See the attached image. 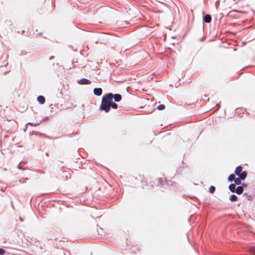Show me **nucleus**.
I'll use <instances>...</instances> for the list:
<instances>
[{
	"label": "nucleus",
	"mask_w": 255,
	"mask_h": 255,
	"mask_svg": "<svg viewBox=\"0 0 255 255\" xmlns=\"http://www.w3.org/2000/svg\"><path fill=\"white\" fill-rule=\"evenodd\" d=\"M113 95L112 93H108L103 96L102 101L110 104L113 101Z\"/></svg>",
	"instance_id": "nucleus-1"
},
{
	"label": "nucleus",
	"mask_w": 255,
	"mask_h": 255,
	"mask_svg": "<svg viewBox=\"0 0 255 255\" xmlns=\"http://www.w3.org/2000/svg\"><path fill=\"white\" fill-rule=\"evenodd\" d=\"M100 109L105 111L106 113H108L110 110V105L108 103H106L102 101Z\"/></svg>",
	"instance_id": "nucleus-2"
},
{
	"label": "nucleus",
	"mask_w": 255,
	"mask_h": 255,
	"mask_svg": "<svg viewBox=\"0 0 255 255\" xmlns=\"http://www.w3.org/2000/svg\"><path fill=\"white\" fill-rule=\"evenodd\" d=\"M94 93L97 96H101L102 94V90L100 88H96L94 89Z\"/></svg>",
	"instance_id": "nucleus-3"
},
{
	"label": "nucleus",
	"mask_w": 255,
	"mask_h": 255,
	"mask_svg": "<svg viewBox=\"0 0 255 255\" xmlns=\"http://www.w3.org/2000/svg\"><path fill=\"white\" fill-rule=\"evenodd\" d=\"M79 84L81 85L89 84L91 83V81L87 79H82L79 80Z\"/></svg>",
	"instance_id": "nucleus-4"
},
{
	"label": "nucleus",
	"mask_w": 255,
	"mask_h": 255,
	"mask_svg": "<svg viewBox=\"0 0 255 255\" xmlns=\"http://www.w3.org/2000/svg\"><path fill=\"white\" fill-rule=\"evenodd\" d=\"M203 20L206 23H209L211 21V16L209 14L205 15L203 17Z\"/></svg>",
	"instance_id": "nucleus-5"
},
{
	"label": "nucleus",
	"mask_w": 255,
	"mask_h": 255,
	"mask_svg": "<svg viewBox=\"0 0 255 255\" xmlns=\"http://www.w3.org/2000/svg\"><path fill=\"white\" fill-rule=\"evenodd\" d=\"M113 98L114 99L115 101L118 102H120L122 99V96L121 95L117 94L114 96L113 95Z\"/></svg>",
	"instance_id": "nucleus-6"
},
{
	"label": "nucleus",
	"mask_w": 255,
	"mask_h": 255,
	"mask_svg": "<svg viewBox=\"0 0 255 255\" xmlns=\"http://www.w3.org/2000/svg\"><path fill=\"white\" fill-rule=\"evenodd\" d=\"M244 189L242 186H238L235 190V192L238 194H241L243 192Z\"/></svg>",
	"instance_id": "nucleus-7"
},
{
	"label": "nucleus",
	"mask_w": 255,
	"mask_h": 255,
	"mask_svg": "<svg viewBox=\"0 0 255 255\" xmlns=\"http://www.w3.org/2000/svg\"><path fill=\"white\" fill-rule=\"evenodd\" d=\"M37 101L40 104H43L45 103V98L42 96H39L37 97Z\"/></svg>",
	"instance_id": "nucleus-8"
},
{
	"label": "nucleus",
	"mask_w": 255,
	"mask_h": 255,
	"mask_svg": "<svg viewBox=\"0 0 255 255\" xmlns=\"http://www.w3.org/2000/svg\"><path fill=\"white\" fill-rule=\"evenodd\" d=\"M247 172L246 171H243L242 172H241L239 175L238 176L241 179H242V180H244L245 179V178H246L247 177Z\"/></svg>",
	"instance_id": "nucleus-9"
},
{
	"label": "nucleus",
	"mask_w": 255,
	"mask_h": 255,
	"mask_svg": "<svg viewBox=\"0 0 255 255\" xmlns=\"http://www.w3.org/2000/svg\"><path fill=\"white\" fill-rule=\"evenodd\" d=\"M242 167L241 166H239L236 168L235 173L238 176L242 172Z\"/></svg>",
	"instance_id": "nucleus-10"
},
{
	"label": "nucleus",
	"mask_w": 255,
	"mask_h": 255,
	"mask_svg": "<svg viewBox=\"0 0 255 255\" xmlns=\"http://www.w3.org/2000/svg\"><path fill=\"white\" fill-rule=\"evenodd\" d=\"M229 188L232 192H235L236 190V185L235 184H231Z\"/></svg>",
	"instance_id": "nucleus-11"
},
{
	"label": "nucleus",
	"mask_w": 255,
	"mask_h": 255,
	"mask_svg": "<svg viewBox=\"0 0 255 255\" xmlns=\"http://www.w3.org/2000/svg\"><path fill=\"white\" fill-rule=\"evenodd\" d=\"M110 105V107H112V108H113L114 109H117L118 108L117 104H116L115 103H114L113 101H112V102H111V103Z\"/></svg>",
	"instance_id": "nucleus-12"
},
{
	"label": "nucleus",
	"mask_w": 255,
	"mask_h": 255,
	"mask_svg": "<svg viewBox=\"0 0 255 255\" xmlns=\"http://www.w3.org/2000/svg\"><path fill=\"white\" fill-rule=\"evenodd\" d=\"M241 180H242V179H241L240 177L236 178L235 179L234 182L236 184L240 185L241 183Z\"/></svg>",
	"instance_id": "nucleus-13"
},
{
	"label": "nucleus",
	"mask_w": 255,
	"mask_h": 255,
	"mask_svg": "<svg viewBox=\"0 0 255 255\" xmlns=\"http://www.w3.org/2000/svg\"><path fill=\"white\" fill-rule=\"evenodd\" d=\"M235 179V176L234 174H232L231 175H229V177H228V180L229 181H233V180H234Z\"/></svg>",
	"instance_id": "nucleus-14"
},
{
	"label": "nucleus",
	"mask_w": 255,
	"mask_h": 255,
	"mask_svg": "<svg viewBox=\"0 0 255 255\" xmlns=\"http://www.w3.org/2000/svg\"><path fill=\"white\" fill-rule=\"evenodd\" d=\"M249 251L252 254V255H255V247H250L249 248Z\"/></svg>",
	"instance_id": "nucleus-15"
},
{
	"label": "nucleus",
	"mask_w": 255,
	"mask_h": 255,
	"mask_svg": "<svg viewBox=\"0 0 255 255\" xmlns=\"http://www.w3.org/2000/svg\"><path fill=\"white\" fill-rule=\"evenodd\" d=\"M230 199L232 201H236L237 200V197L236 195L233 194L231 196Z\"/></svg>",
	"instance_id": "nucleus-16"
},
{
	"label": "nucleus",
	"mask_w": 255,
	"mask_h": 255,
	"mask_svg": "<svg viewBox=\"0 0 255 255\" xmlns=\"http://www.w3.org/2000/svg\"><path fill=\"white\" fill-rule=\"evenodd\" d=\"M215 187L214 186H211L209 188V192L211 193H214L215 192Z\"/></svg>",
	"instance_id": "nucleus-17"
},
{
	"label": "nucleus",
	"mask_w": 255,
	"mask_h": 255,
	"mask_svg": "<svg viewBox=\"0 0 255 255\" xmlns=\"http://www.w3.org/2000/svg\"><path fill=\"white\" fill-rule=\"evenodd\" d=\"M165 109V106L163 104L160 105L157 107L158 110H162Z\"/></svg>",
	"instance_id": "nucleus-18"
},
{
	"label": "nucleus",
	"mask_w": 255,
	"mask_h": 255,
	"mask_svg": "<svg viewBox=\"0 0 255 255\" xmlns=\"http://www.w3.org/2000/svg\"><path fill=\"white\" fill-rule=\"evenodd\" d=\"M4 252V251L3 249H0V255H3Z\"/></svg>",
	"instance_id": "nucleus-19"
},
{
	"label": "nucleus",
	"mask_w": 255,
	"mask_h": 255,
	"mask_svg": "<svg viewBox=\"0 0 255 255\" xmlns=\"http://www.w3.org/2000/svg\"><path fill=\"white\" fill-rule=\"evenodd\" d=\"M17 168H18V169H22V170H23L25 169V168H23V167H21V166H20V164H19L17 165Z\"/></svg>",
	"instance_id": "nucleus-20"
},
{
	"label": "nucleus",
	"mask_w": 255,
	"mask_h": 255,
	"mask_svg": "<svg viewBox=\"0 0 255 255\" xmlns=\"http://www.w3.org/2000/svg\"><path fill=\"white\" fill-rule=\"evenodd\" d=\"M54 58V56H51L50 58H49V60H51L52 59H53V58Z\"/></svg>",
	"instance_id": "nucleus-21"
},
{
	"label": "nucleus",
	"mask_w": 255,
	"mask_h": 255,
	"mask_svg": "<svg viewBox=\"0 0 255 255\" xmlns=\"http://www.w3.org/2000/svg\"><path fill=\"white\" fill-rule=\"evenodd\" d=\"M34 125V124H32V123H27V124H26V125Z\"/></svg>",
	"instance_id": "nucleus-22"
},
{
	"label": "nucleus",
	"mask_w": 255,
	"mask_h": 255,
	"mask_svg": "<svg viewBox=\"0 0 255 255\" xmlns=\"http://www.w3.org/2000/svg\"><path fill=\"white\" fill-rule=\"evenodd\" d=\"M158 180L159 182H161L162 181V179L161 178H159Z\"/></svg>",
	"instance_id": "nucleus-23"
},
{
	"label": "nucleus",
	"mask_w": 255,
	"mask_h": 255,
	"mask_svg": "<svg viewBox=\"0 0 255 255\" xmlns=\"http://www.w3.org/2000/svg\"><path fill=\"white\" fill-rule=\"evenodd\" d=\"M219 0H217V1H216V3H216V4H217V5L218 4V3H219Z\"/></svg>",
	"instance_id": "nucleus-24"
},
{
	"label": "nucleus",
	"mask_w": 255,
	"mask_h": 255,
	"mask_svg": "<svg viewBox=\"0 0 255 255\" xmlns=\"http://www.w3.org/2000/svg\"><path fill=\"white\" fill-rule=\"evenodd\" d=\"M20 219V221H21V222H22V221H23V220H22V219L21 218H20V219Z\"/></svg>",
	"instance_id": "nucleus-25"
}]
</instances>
